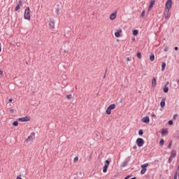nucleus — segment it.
<instances>
[{"instance_id":"nucleus-48","label":"nucleus","mask_w":179,"mask_h":179,"mask_svg":"<svg viewBox=\"0 0 179 179\" xmlns=\"http://www.w3.org/2000/svg\"><path fill=\"white\" fill-rule=\"evenodd\" d=\"M129 176H126L124 179H129Z\"/></svg>"},{"instance_id":"nucleus-14","label":"nucleus","mask_w":179,"mask_h":179,"mask_svg":"<svg viewBox=\"0 0 179 179\" xmlns=\"http://www.w3.org/2000/svg\"><path fill=\"white\" fill-rule=\"evenodd\" d=\"M115 17H117V13H113L110 14V20H114V19H115Z\"/></svg>"},{"instance_id":"nucleus-9","label":"nucleus","mask_w":179,"mask_h":179,"mask_svg":"<svg viewBox=\"0 0 179 179\" xmlns=\"http://www.w3.org/2000/svg\"><path fill=\"white\" fill-rule=\"evenodd\" d=\"M18 121L21 122H27V121H30V117H24L18 119Z\"/></svg>"},{"instance_id":"nucleus-30","label":"nucleus","mask_w":179,"mask_h":179,"mask_svg":"<svg viewBox=\"0 0 179 179\" xmlns=\"http://www.w3.org/2000/svg\"><path fill=\"white\" fill-rule=\"evenodd\" d=\"M138 135H143V130L140 129V130L138 131Z\"/></svg>"},{"instance_id":"nucleus-29","label":"nucleus","mask_w":179,"mask_h":179,"mask_svg":"<svg viewBox=\"0 0 179 179\" xmlns=\"http://www.w3.org/2000/svg\"><path fill=\"white\" fill-rule=\"evenodd\" d=\"M115 37H120V36H121V34H120V32H115Z\"/></svg>"},{"instance_id":"nucleus-20","label":"nucleus","mask_w":179,"mask_h":179,"mask_svg":"<svg viewBox=\"0 0 179 179\" xmlns=\"http://www.w3.org/2000/svg\"><path fill=\"white\" fill-rule=\"evenodd\" d=\"M166 69V62H162V72Z\"/></svg>"},{"instance_id":"nucleus-21","label":"nucleus","mask_w":179,"mask_h":179,"mask_svg":"<svg viewBox=\"0 0 179 179\" xmlns=\"http://www.w3.org/2000/svg\"><path fill=\"white\" fill-rule=\"evenodd\" d=\"M138 33H139V31L137 29L133 30V36H138Z\"/></svg>"},{"instance_id":"nucleus-53","label":"nucleus","mask_w":179,"mask_h":179,"mask_svg":"<svg viewBox=\"0 0 179 179\" xmlns=\"http://www.w3.org/2000/svg\"><path fill=\"white\" fill-rule=\"evenodd\" d=\"M178 169H179V166H178Z\"/></svg>"},{"instance_id":"nucleus-19","label":"nucleus","mask_w":179,"mask_h":179,"mask_svg":"<svg viewBox=\"0 0 179 179\" xmlns=\"http://www.w3.org/2000/svg\"><path fill=\"white\" fill-rule=\"evenodd\" d=\"M152 87H156V78H154L152 81Z\"/></svg>"},{"instance_id":"nucleus-15","label":"nucleus","mask_w":179,"mask_h":179,"mask_svg":"<svg viewBox=\"0 0 179 179\" xmlns=\"http://www.w3.org/2000/svg\"><path fill=\"white\" fill-rule=\"evenodd\" d=\"M171 157H176L177 156V152L175 150H173L171 152Z\"/></svg>"},{"instance_id":"nucleus-24","label":"nucleus","mask_w":179,"mask_h":179,"mask_svg":"<svg viewBox=\"0 0 179 179\" xmlns=\"http://www.w3.org/2000/svg\"><path fill=\"white\" fill-rule=\"evenodd\" d=\"M159 145H160V146H163V145H164V139L160 140Z\"/></svg>"},{"instance_id":"nucleus-34","label":"nucleus","mask_w":179,"mask_h":179,"mask_svg":"<svg viewBox=\"0 0 179 179\" xmlns=\"http://www.w3.org/2000/svg\"><path fill=\"white\" fill-rule=\"evenodd\" d=\"M55 12H56L57 15H59V9L56 8Z\"/></svg>"},{"instance_id":"nucleus-51","label":"nucleus","mask_w":179,"mask_h":179,"mask_svg":"<svg viewBox=\"0 0 179 179\" xmlns=\"http://www.w3.org/2000/svg\"><path fill=\"white\" fill-rule=\"evenodd\" d=\"M13 101V99H9V101Z\"/></svg>"},{"instance_id":"nucleus-45","label":"nucleus","mask_w":179,"mask_h":179,"mask_svg":"<svg viewBox=\"0 0 179 179\" xmlns=\"http://www.w3.org/2000/svg\"><path fill=\"white\" fill-rule=\"evenodd\" d=\"M0 75H3V71H2L1 70H0Z\"/></svg>"},{"instance_id":"nucleus-33","label":"nucleus","mask_w":179,"mask_h":179,"mask_svg":"<svg viewBox=\"0 0 179 179\" xmlns=\"http://www.w3.org/2000/svg\"><path fill=\"white\" fill-rule=\"evenodd\" d=\"M143 16H145V10H143L141 12V17H143Z\"/></svg>"},{"instance_id":"nucleus-42","label":"nucleus","mask_w":179,"mask_h":179,"mask_svg":"<svg viewBox=\"0 0 179 179\" xmlns=\"http://www.w3.org/2000/svg\"><path fill=\"white\" fill-rule=\"evenodd\" d=\"M117 32H119V33H122V29H118V31H117Z\"/></svg>"},{"instance_id":"nucleus-39","label":"nucleus","mask_w":179,"mask_h":179,"mask_svg":"<svg viewBox=\"0 0 179 179\" xmlns=\"http://www.w3.org/2000/svg\"><path fill=\"white\" fill-rule=\"evenodd\" d=\"M10 112L11 113V114H13V113H15V110L10 109Z\"/></svg>"},{"instance_id":"nucleus-35","label":"nucleus","mask_w":179,"mask_h":179,"mask_svg":"<svg viewBox=\"0 0 179 179\" xmlns=\"http://www.w3.org/2000/svg\"><path fill=\"white\" fill-rule=\"evenodd\" d=\"M168 124H169V125H173V120H169V121L168 122Z\"/></svg>"},{"instance_id":"nucleus-13","label":"nucleus","mask_w":179,"mask_h":179,"mask_svg":"<svg viewBox=\"0 0 179 179\" xmlns=\"http://www.w3.org/2000/svg\"><path fill=\"white\" fill-rule=\"evenodd\" d=\"M160 106L162 107V108H163L164 107V106H166V99L163 98L160 102Z\"/></svg>"},{"instance_id":"nucleus-46","label":"nucleus","mask_w":179,"mask_h":179,"mask_svg":"<svg viewBox=\"0 0 179 179\" xmlns=\"http://www.w3.org/2000/svg\"><path fill=\"white\" fill-rule=\"evenodd\" d=\"M175 51H178V48L177 46L175 47Z\"/></svg>"},{"instance_id":"nucleus-37","label":"nucleus","mask_w":179,"mask_h":179,"mask_svg":"<svg viewBox=\"0 0 179 179\" xmlns=\"http://www.w3.org/2000/svg\"><path fill=\"white\" fill-rule=\"evenodd\" d=\"M168 149H171V143L168 145Z\"/></svg>"},{"instance_id":"nucleus-2","label":"nucleus","mask_w":179,"mask_h":179,"mask_svg":"<svg viewBox=\"0 0 179 179\" xmlns=\"http://www.w3.org/2000/svg\"><path fill=\"white\" fill-rule=\"evenodd\" d=\"M24 17L27 20H30V8L27 7L24 10Z\"/></svg>"},{"instance_id":"nucleus-25","label":"nucleus","mask_w":179,"mask_h":179,"mask_svg":"<svg viewBox=\"0 0 179 179\" xmlns=\"http://www.w3.org/2000/svg\"><path fill=\"white\" fill-rule=\"evenodd\" d=\"M146 173V169L142 168V170L141 171V174H145Z\"/></svg>"},{"instance_id":"nucleus-31","label":"nucleus","mask_w":179,"mask_h":179,"mask_svg":"<svg viewBox=\"0 0 179 179\" xmlns=\"http://www.w3.org/2000/svg\"><path fill=\"white\" fill-rule=\"evenodd\" d=\"M78 160H79V158L78 157H76L73 159L74 163H76V162H78Z\"/></svg>"},{"instance_id":"nucleus-27","label":"nucleus","mask_w":179,"mask_h":179,"mask_svg":"<svg viewBox=\"0 0 179 179\" xmlns=\"http://www.w3.org/2000/svg\"><path fill=\"white\" fill-rule=\"evenodd\" d=\"M13 127H17V125H19V122H17V121H15L13 123Z\"/></svg>"},{"instance_id":"nucleus-43","label":"nucleus","mask_w":179,"mask_h":179,"mask_svg":"<svg viewBox=\"0 0 179 179\" xmlns=\"http://www.w3.org/2000/svg\"><path fill=\"white\" fill-rule=\"evenodd\" d=\"M152 117H153L154 118H156V115L155 113H152Z\"/></svg>"},{"instance_id":"nucleus-12","label":"nucleus","mask_w":179,"mask_h":179,"mask_svg":"<svg viewBox=\"0 0 179 179\" xmlns=\"http://www.w3.org/2000/svg\"><path fill=\"white\" fill-rule=\"evenodd\" d=\"M155 3H156L155 0H151L150 1V5H149V8H148V12H149V10H150V9H152V8H153V6L155 5Z\"/></svg>"},{"instance_id":"nucleus-50","label":"nucleus","mask_w":179,"mask_h":179,"mask_svg":"<svg viewBox=\"0 0 179 179\" xmlns=\"http://www.w3.org/2000/svg\"><path fill=\"white\" fill-rule=\"evenodd\" d=\"M177 83H178V85L179 86V79L177 80Z\"/></svg>"},{"instance_id":"nucleus-32","label":"nucleus","mask_w":179,"mask_h":179,"mask_svg":"<svg viewBox=\"0 0 179 179\" xmlns=\"http://www.w3.org/2000/svg\"><path fill=\"white\" fill-rule=\"evenodd\" d=\"M66 98L69 99H72V94H69L66 96Z\"/></svg>"},{"instance_id":"nucleus-7","label":"nucleus","mask_w":179,"mask_h":179,"mask_svg":"<svg viewBox=\"0 0 179 179\" xmlns=\"http://www.w3.org/2000/svg\"><path fill=\"white\" fill-rule=\"evenodd\" d=\"M36 135V133L32 132L30 136H28L27 138V142H31L33 139H34V136Z\"/></svg>"},{"instance_id":"nucleus-17","label":"nucleus","mask_w":179,"mask_h":179,"mask_svg":"<svg viewBox=\"0 0 179 179\" xmlns=\"http://www.w3.org/2000/svg\"><path fill=\"white\" fill-rule=\"evenodd\" d=\"M127 166H128V161H124L121 164V167H127Z\"/></svg>"},{"instance_id":"nucleus-49","label":"nucleus","mask_w":179,"mask_h":179,"mask_svg":"<svg viewBox=\"0 0 179 179\" xmlns=\"http://www.w3.org/2000/svg\"><path fill=\"white\" fill-rule=\"evenodd\" d=\"M2 51V48L1 47V43H0V52Z\"/></svg>"},{"instance_id":"nucleus-4","label":"nucleus","mask_w":179,"mask_h":179,"mask_svg":"<svg viewBox=\"0 0 179 179\" xmlns=\"http://www.w3.org/2000/svg\"><path fill=\"white\" fill-rule=\"evenodd\" d=\"M136 142L138 148H142V146H143V145L145 144V141H143V138H137Z\"/></svg>"},{"instance_id":"nucleus-11","label":"nucleus","mask_w":179,"mask_h":179,"mask_svg":"<svg viewBox=\"0 0 179 179\" xmlns=\"http://www.w3.org/2000/svg\"><path fill=\"white\" fill-rule=\"evenodd\" d=\"M142 122H145V124H149L150 122V119L148 116H145L142 118L141 120Z\"/></svg>"},{"instance_id":"nucleus-38","label":"nucleus","mask_w":179,"mask_h":179,"mask_svg":"<svg viewBox=\"0 0 179 179\" xmlns=\"http://www.w3.org/2000/svg\"><path fill=\"white\" fill-rule=\"evenodd\" d=\"M127 61H132V58L131 57H127L126 58Z\"/></svg>"},{"instance_id":"nucleus-23","label":"nucleus","mask_w":179,"mask_h":179,"mask_svg":"<svg viewBox=\"0 0 179 179\" xmlns=\"http://www.w3.org/2000/svg\"><path fill=\"white\" fill-rule=\"evenodd\" d=\"M149 166V164H144L143 165H141V169H146V167H148Z\"/></svg>"},{"instance_id":"nucleus-3","label":"nucleus","mask_w":179,"mask_h":179,"mask_svg":"<svg viewBox=\"0 0 179 179\" xmlns=\"http://www.w3.org/2000/svg\"><path fill=\"white\" fill-rule=\"evenodd\" d=\"M173 6V0H167L165 3V9L170 10Z\"/></svg>"},{"instance_id":"nucleus-36","label":"nucleus","mask_w":179,"mask_h":179,"mask_svg":"<svg viewBox=\"0 0 179 179\" xmlns=\"http://www.w3.org/2000/svg\"><path fill=\"white\" fill-rule=\"evenodd\" d=\"M177 117H178V115L176 114L173 115V120H176Z\"/></svg>"},{"instance_id":"nucleus-41","label":"nucleus","mask_w":179,"mask_h":179,"mask_svg":"<svg viewBox=\"0 0 179 179\" xmlns=\"http://www.w3.org/2000/svg\"><path fill=\"white\" fill-rule=\"evenodd\" d=\"M133 149L136 150V149H138V147L136 145H134Z\"/></svg>"},{"instance_id":"nucleus-8","label":"nucleus","mask_w":179,"mask_h":179,"mask_svg":"<svg viewBox=\"0 0 179 179\" xmlns=\"http://www.w3.org/2000/svg\"><path fill=\"white\" fill-rule=\"evenodd\" d=\"M23 4V1H22V0H20L18 1V4L17 5V6L15 8V11L17 12V10H19V9H20V8L22 7V5Z\"/></svg>"},{"instance_id":"nucleus-1","label":"nucleus","mask_w":179,"mask_h":179,"mask_svg":"<svg viewBox=\"0 0 179 179\" xmlns=\"http://www.w3.org/2000/svg\"><path fill=\"white\" fill-rule=\"evenodd\" d=\"M115 107H117V106L115 105V103H113L110 104L106 109V114H107L108 115H110V114H111V111H113V110H115Z\"/></svg>"},{"instance_id":"nucleus-44","label":"nucleus","mask_w":179,"mask_h":179,"mask_svg":"<svg viewBox=\"0 0 179 179\" xmlns=\"http://www.w3.org/2000/svg\"><path fill=\"white\" fill-rule=\"evenodd\" d=\"M17 179H22L21 176H17Z\"/></svg>"},{"instance_id":"nucleus-40","label":"nucleus","mask_w":179,"mask_h":179,"mask_svg":"<svg viewBox=\"0 0 179 179\" xmlns=\"http://www.w3.org/2000/svg\"><path fill=\"white\" fill-rule=\"evenodd\" d=\"M169 83H169V81H167V82L166 83V84H165L164 86H166V87L169 86Z\"/></svg>"},{"instance_id":"nucleus-22","label":"nucleus","mask_w":179,"mask_h":179,"mask_svg":"<svg viewBox=\"0 0 179 179\" xmlns=\"http://www.w3.org/2000/svg\"><path fill=\"white\" fill-rule=\"evenodd\" d=\"M164 93H169V87L164 86Z\"/></svg>"},{"instance_id":"nucleus-28","label":"nucleus","mask_w":179,"mask_h":179,"mask_svg":"<svg viewBox=\"0 0 179 179\" xmlns=\"http://www.w3.org/2000/svg\"><path fill=\"white\" fill-rule=\"evenodd\" d=\"M173 159H174L173 157H169V160H168V163H171V162H173Z\"/></svg>"},{"instance_id":"nucleus-18","label":"nucleus","mask_w":179,"mask_h":179,"mask_svg":"<svg viewBox=\"0 0 179 179\" xmlns=\"http://www.w3.org/2000/svg\"><path fill=\"white\" fill-rule=\"evenodd\" d=\"M150 60L151 61V62H153V61H155V55L151 53L150 55Z\"/></svg>"},{"instance_id":"nucleus-16","label":"nucleus","mask_w":179,"mask_h":179,"mask_svg":"<svg viewBox=\"0 0 179 179\" xmlns=\"http://www.w3.org/2000/svg\"><path fill=\"white\" fill-rule=\"evenodd\" d=\"M167 134H169V131L167 129H164L162 130V136H164V135H167Z\"/></svg>"},{"instance_id":"nucleus-10","label":"nucleus","mask_w":179,"mask_h":179,"mask_svg":"<svg viewBox=\"0 0 179 179\" xmlns=\"http://www.w3.org/2000/svg\"><path fill=\"white\" fill-rule=\"evenodd\" d=\"M49 27L50 30L55 29V22L54 20H52L49 22Z\"/></svg>"},{"instance_id":"nucleus-26","label":"nucleus","mask_w":179,"mask_h":179,"mask_svg":"<svg viewBox=\"0 0 179 179\" xmlns=\"http://www.w3.org/2000/svg\"><path fill=\"white\" fill-rule=\"evenodd\" d=\"M137 57L138 58V59H141L142 58V55L141 54V52H137Z\"/></svg>"},{"instance_id":"nucleus-47","label":"nucleus","mask_w":179,"mask_h":179,"mask_svg":"<svg viewBox=\"0 0 179 179\" xmlns=\"http://www.w3.org/2000/svg\"><path fill=\"white\" fill-rule=\"evenodd\" d=\"M174 179H177V173L174 175Z\"/></svg>"},{"instance_id":"nucleus-52","label":"nucleus","mask_w":179,"mask_h":179,"mask_svg":"<svg viewBox=\"0 0 179 179\" xmlns=\"http://www.w3.org/2000/svg\"><path fill=\"white\" fill-rule=\"evenodd\" d=\"M164 51H167V49H165Z\"/></svg>"},{"instance_id":"nucleus-5","label":"nucleus","mask_w":179,"mask_h":179,"mask_svg":"<svg viewBox=\"0 0 179 179\" xmlns=\"http://www.w3.org/2000/svg\"><path fill=\"white\" fill-rule=\"evenodd\" d=\"M108 166H110V161L106 160L105 165L103 168V173H107V169H108Z\"/></svg>"},{"instance_id":"nucleus-6","label":"nucleus","mask_w":179,"mask_h":179,"mask_svg":"<svg viewBox=\"0 0 179 179\" xmlns=\"http://www.w3.org/2000/svg\"><path fill=\"white\" fill-rule=\"evenodd\" d=\"M164 15L165 19H170V10L164 9Z\"/></svg>"}]
</instances>
